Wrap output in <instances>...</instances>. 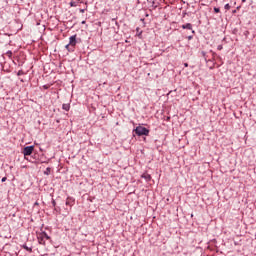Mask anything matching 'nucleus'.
Masks as SVG:
<instances>
[{"mask_svg": "<svg viewBox=\"0 0 256 256\" xmlns=\"http://www.w3.org/2000/svg\"><path fill=\"white\" fill-rule=\"evenodd\" d=\"M75 45H77V35L69 38V44L66 45L67 51H73V49H75Z\"/></svg>", "mask_w": 256, "mask_h": 256, "instance_id": "obj_1", "label": "nucleus"}, {"mask_svg": "<svg viewBox=\"0 0 256 256\" xmlns=\"http://www.w3.org/2000/svg\"><path fill=\"white\" fill-rule=\"evenodd\" d=\"M37 239H38V243L40 245H45V242L49 241V239H51V237H49V235H47V233L41 232V233L37 234Z\"/></svg>", "mask_w": 256, "mask_h": 256, "instance_id": "obj_2", "label": "nucleus"}, {"mask_svg": "<svg viewBox=\"0 0 256 256\" xmlns=\"http://www.w3.org/2000/svg\"><path fill=\"white\" fill-rule=\"evenodd\" d=\"M134 131H135L136 135H138L139 137H141L142 135H145L147 137L149 135V129H147L143 126L136 127V129Z\"/></svg>", "mask_w": 256, "mask_h": 256, "instance_id": "obj_3", "label": "nucleus"}, {"mask_svg": "<svg viewBox=\"0 0 256 256\" xmlns=\"http://www.w3.org/2000/svg\"><path fill=\"white\" fill-rule=\"evenodd\" d=\"M33 151H35V146H26L22 153L24 155V157H28L29 155H31L33 153Z\"/></svg>", "mask_w": 256, "mask_h": 256, "instance_id": "obj_4", "label": "nucleus"}, {"mask_svg": "<svg viewBox=\"0 0 256 256\" xmlns=\"http://www.w3.org/2000/svg\"><path fill=\"white\" fill-rule=\"evenodd\" d=\"M66 205H68L69 207H73L75 205V199L67 198L66 199Z\"/></svg>", "mask_w": 256, "mask_h": 256, "instance_id": "obj_5", "label": "nucleus"}, {"mask_svg": "<svg viewBox=\"0 0 256 256\" xmlns=\"http://www.w3.org/2000/svg\"><path fill=\"white\" fill-rule=\"evenodd\" d=\"M182 29H188L191 31V29H193V25H191V23H187L182 25Z\"/></svg>", "mask_w": 256, "mask_h": 256, "instance_id": "obj_6", "label": "nucleus"}, {"mask_svg": "<svg viewBox=\"0 0 256 256\" xmlns=\"http://www.w3.org/2000/svg\"><path fill=\"white\" fill-rule=\"evenodd\" d=\"M62 109H64V111H69V109H71V105L63 104Z\"/></svg>", "mask_w": 256, "mask_h": 256, "instance_id": "obj_7", "label": "nucleus"}, {"mask_svg": "<svg viewBox=\"0 0 256 256\" xmlns=\"http://www.w3.org/2000/svg\"><path fill=\"white\" fill-rule=\"evenodd\" d=\"M142 177L146 179V181H151V175L149 174H143Z\"/></svg>", "mask_w": 256, "mask_h": 256, "instance_id": "obj_8", "label": "nucleus"}, {"mask_svg": "<svg viewBox=\"0 0 256 256\" xmlns=\"http://www.w3.org/2000/svg\"><path fill=\"white\" fill-rule=\"evenodd\" d=\"M224 9H226V11H229V9H231V5L226 4V5L224 6Z\"/></svg>", "mask_w": 256, "mask_h": 256, "instance_id": "obj_9", "label": "nucleus"}, {"mask_svg": "<svg viewBox=\"0 0 256 256\" xmlns=\"http://www.w3.org/2000/svg\"><path fill=\"white\" fill-rule=\"evenodd\" d=\"M220 9L219 8H214V13H220Z\"/></svg>", "mask_w": 256, "mask_h": 256, "instance_id": "obj_10", "label": "nucleus"}, {"mask_svg": "<svg viewBox=\"0 0 256 256\" xmlns=\"http://www.w3.org/2000/svg\"><path fill=\"white\" fill-rule=\"evenodd\" d=\"M24 249H25L26 251H30V252L32 251V249L29 248V247H27V246H25Z\"/></svg>", "mask_w": 256, "mask_h": 256, "instance_id": "obj_11", "label": "nucleus"}, {"mask_svg": "<svg viewBox=\"0 0 256 256\" xmlns=\"http://www.w3.org/2000/svg\"><path fill=\"white\" fill-rule=\"evenodd\" d=\"M5 181H7V177L2 178V183H5Z\"/></svg>", "mask_w": 256, "mask_h": 256, "instance_id": "obj_12", "label": "nucleus"}, {"mask_svg": "<svg viewBox=\"0 0 256 256\" xmlns=\"http://www.w3.org/2000/svg\"><path fill=\"white\" fill-rule=\"evenodd\" d=\"M18 75H23V71L22 70L18 71Z\"/></svg>", "mask_w": 256, "mask_h": 256, "instance_id": "obj_13", "label": "nucleus"}, {"mask_svg": "<svg viewBox=\"0 0 256 256\" xmlns=\"http://www.w3.org/2000/svg\"><path fill=\"white\" fill-rule=\"evenodd\" d=\"M218 49H219V51H221V49H223V46L219 45Z\"/></svg>", "mask_w": 256, "mask_h": 256, "instance_id": "obj_14", "label": "nucleus"}, {"mask_svg": "<svg viewBox=\"0 0 256 256\" xmlns=\"http://www.w3.org/2000/svg\"><path fill=\"white\" fill-rule=\"evenodd\" d=\"M80 13H85V10L81 9V10H80Z\"/></svg>", "mask_w": 256, "mask_h": 256, "instance_id": "obj_15", "label": "nucleus"}, {"mask_svg": "<svg viewBox=\"0 0 256 256\" xmlns=\"http://www.w3.org/2000/svg\"><path fill=\"white\" fill-rule=\"evenodd\" d=\"M52 205L55 207V200L52 201Z\"/></svg>", "mask_w": 256, "mask_h": 256, "instance_id": "obj_16", "label": "nucleus"}, {"mask_svg": "<svg viewBox=\"0 0 256 256\" xmlns=\"http://www.w3.org/2000/svg\"><path fill=\"white\" fill-rule=\"evenodd\" d=\"M184 66H185V67H189V64L185 63Z\"/></svg>", "mask_w": 256, "mask_h": 256, "instance_id": "obj_17", "label": "nucleus"}, {"mask_svg": "<svg viewBox=\"0 0 256 256\" xmlns=\"http://www.w3.org/2000/svg\"><path fill=\"white\" fill-rule=\"evenodd\" d=\"M247 0H242V3H246Z\"/></svg>", "mask_w": 256, "mask_h": 256, "instance_id": "obj_18", "label": "nucleus"}, {"mask_svg": "<svg viewBox=\"0 0 256 256\" xmlns=\"http://www.w3.org/2000/svg\"><path fill=\"white\" fill-rule=\"evenodd\" d=\"M34 205H39V202H35V204Z\"/></svg>", "mask_w": 256, "mask_h": 256, "instance_id": "obj_19", "label": "nucleus"}, {"mask_svg": "<svg viewBox=\"0 0 256 256\" xmlns=\"http://www.w3.org/2000/svg\"><path fill=\"white\" fill-rule=\"evenodd\" d=\"M8 55H12V53H11V52H8Z\"/></svg>", "mask_w": 256, "mask_h": 256, "instance_id": "obj_20", "label": "nucleus"}, {"mask_svg": "<svg viewBox=\"0 0 256 256\" xmlns=\"http://www.w3.org/2000/svg\"><path fill=\"white\" fill-rule=\"evenodd\" d=\"M83 24L85 23V21L82 22Z\"/></svg>", "mask_w": 256, "mask_h": 256, "instance_id": "obj_21", "label": "nucleus"}]
</instances>
